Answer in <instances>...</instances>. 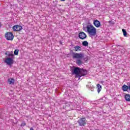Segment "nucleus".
Returning <instances> with one entry per match:
<instances>
[{"label": "nucleus", "mask_w": 130, "mask_h": 130, "mask_svg": "<svg viewBox=\"0 0 130 130\" xmlns=\"http://www.w3.org/2000/svg\"><path fill=\"white\" fill-rule=\"evenodd\" d=\"M83 30L86 32L90 37H93L96 35V28L91 23L84 25Z\"/></svg>", "instance_id": "obj_1"}, {"label": "nucleus", "mask_w": 130, "mask_h": 130, "mask_svg": "<svg viewBox=\"0 0 130 130\" xmlns=\"http://www.w3.org/2000/svg\"><path fill=\"white\" fill-rule=\"evenodd\" d=\"M72 57L73 58H77L76 63L78 66H81L83 64V61L81 59L84 58V53H72Z\"/></svg>", "instance_id": "obj_2"}, {"label": "nucleus", "mask_w": 130, "mask_h": 130, "mask_svg": "<svg viewBox=\"0 0 130 130\" xmlns=\"http://www.w3.org/2000/svg\"><path fill=\"white\" fill-rule=\"evenodd\" d=\"M81 73V69L79 68H76L73 70V74H75L76 75L75 77L76 78H79V79L81 78V75H80Z\"/></svg>", "instance_id": "obj_3"}, {"label": "nucleus", "mask_w": 130, "mask_h": 130, "mask_svg": "<svg viewBox=\"0 0 130 130\" xmlns=\"http://www.w3.org/2000/svg\"><path fill=\"white\" fill-rule=\"evenodd\" d=\"M77 122L80 126H85V125L87 123V120L86 118H81L78 120Z\"/></svg>", "instance_id": "obj_4"}, {"label": "nucleus", "mask_w": 130, "mask_h": 130, "mask_svg": "<svg viewBox=\"0 0 130 130\" xmlns=\"http://www.w3.org/2000/svg\"><path fill=\"white\" fill-rule=\"evenodd\" d=\"M5 38L7 40H13L14 39V35L13 32H8L5 34Z\"/></svg>", "instance_id": "obj_5"}, {"label": "nucleus", "mask_w": 130, "mask_h": 130, "mask_svg": "<svg viewBox=\"0 0 130 130\" xmlns=\"http://www.w3.org/2000/svg\"><path fill=\"white\" fill-rule=\"evenodd\" d=\"M14 57H7L5 58V63L8 64V66H11V64H13V59Z\"/></svg>", "instance_id": "obj_6"}, {"label": "nucleus", "mask_w": 130, "mask_h": 130, "mask_svg": "<svg viewBox=\"0 0 130 130\" xmlns=\"http://www.w3.org/2000/svg\"><path fill=\"white\" fill-rule=\"evenodd\" d=\"M78 37L80 39L84 40V39H86V38H87V35L83 31H81L79 33Z\"/></svg>", "instance_id": "obj_7"}, {"label": "nucleus", "mask_w": 130, "mask_h": 130, "mask_svg": "<svg viewBox=\"0 0 130 130\" xmlns=\"http://www.w3.org/2000/svg\"><path fill=\"white\" fill-rule=\"evenodd\" d=\"M12 29H13V31L18 32V31H21V30L23 29V27H22V26L21 25H17L13 26Z\"/></svg>", "instance_id": "obj_8"}, {"label": "nucleus", "mask_w": 130, "mask_h": 130, "mask_svg": "<svg viewBox=\"0 0 130 130\" xmlns=\"http://www.w3.org/2000/svg\"><path fill=\"white\" fill-rule=\"evenodd\" d=\"M93 23L94 26H95V27H96V28H99V27L101 26V23H100V21H99V20H93Z\"/></svg>", "instance_id": "obj_9"}, {"label": "nucleus", "mask_w": 130, "mask_h": 130, "mask_svg": "<svg viewBox=\"0 0 130 130\" xmlns=\"http://www.w3.org/2000/svg\"><path fill=\"white\" fill-rule=\"evenodd\" d=\"M5 55H7V56H8V57H14V53H13V52H10V51H6L5 52Z\"/></svg>", "instance_id": "obj_10"}, {"label": "nucleus", "mask_w": 130, "mask_h": 130, "mask_svg": "<svg viewBox=\"0 0 130 130\" xmlns=\"http://www.w3.org/2000/svg\"><path fill=\"white\" fill-rule=\"evenodd\" d=\"M87 70H84V69H81V71H80V76H81V77L82 76H86V75H87Z\"/></svg>", "instance_id": "obj_11"}, {"label": "nucleus", "mask_w": 130, "mask_h": 130, "mask_svg": "<svg viewBox=\"0 0 130 130\" xmlns=\"http://www.w3.org/2000/svg\"><path fill=\"white\" fill-rule=\"evenodd\" d=\"M74 48L75 51H82V46H74Z\"/></svg>", "instance_id": "obj_12"}, {"label": "nucleus", "mask_w": 130, "mask_h": 130, "mask_svg": "<svg viewBox=\"0 0 130 130\" xmlns=\"http://www.w3.org/2000/svg\"><path fill=\"white\" fill-rule=\"evenodd\" d=\"M128 89H129V86H127L126 85H124L122 86V89L124 92H126V91H127Z\"/></svg>", "instance_id": "obj_13"}, {"label": "nucleus", "mask_w": 130, "mask_h": 130, "mask_svg": "<svg viewBox=\"0 0 130 130\" xmlns=\"http://www.w3.org/2000/svg\"><path fill=\"white\" fill-rule=\"evenodd\" d=\"M8 83H9L10 85H14L15 80L13 78H9L8 79Z\"/></svg>", "instance_id": "obj_14"}, {"label": "nucleus", "mask_w": 130, "mask_h": 130, "mask_svg": "<svg viewBox=\"0 0 130 130\" xmlns=\"http://www.w3.org/2000/svg\"><path fill=\"white\" fill-rule=\"evenodd\" d=\"M96 86L98 88V92L100 93V91L102 90V86L99 84H97Z\"/></svg>", "instance_id": "obj_15"}, {"label": "nucleus", "mask_w": 130, "mask_h": 130, "mask_svg": "<svg viewBox=\"0 0 130 130\" xmlns=\"http://www.w3.org/2000/svg\"><path fill=\"white\" fill-rule=\"evenodd\" d=\"M125 99L126 101H128V102H130V95L129 94H126L125 95Z\"/></svg>", "instance_id": "obj_16"}, {"label": "nucleus", "mask_w": 130, "mask_h": 130, "mask_svg": "<svg viewBox=\"0 0 130 130\" xmlns=\"http://www.w3.org/2000/svg\"><path fill=\"white\" fill-rule=\"evenodd\" d=\"M82 45L83 46L87 47L89 45V43H88L86 41H84L82 42Z\"/></svg>", "instance_id": "obj_17"}, {"label": "nucleus", "mask_w": 130, "mask_h": 130, "mask_svg": "<svg viewBox=\"0 0 130 130\" xmlns=\"http://www.w3.org/2000/svg\"><path fill=\"white\" fill-rule=\"evenodd\" d=\"M122 31L123 33L124 36L125 37H126V35H127V32H126V31L125 30V29H122Z\"/></svg>", "instance_id": "obj_18"}, {"label": "nucleus", "mask_w": 130, "mask_h": 130, "mask_svg": "<svg viewBox=\"0 0 130 130\" xmlns=\"http://www.w3.org/2000/svg\"><path fill=\"white\" fill-rule=\"evenodd\" d=\"M14 55H18L19 54V50L18 49H16L14 51Z\"/></svg>", "instance_id": "obj_19"}, {"label": "nucleus", "mask_w": 130, "mask_h": 130, "mask_svg": "<svg viewBox=\"0 0 130 130\" xmlns=\"http://www.w3.org/2000/svg\"><path fill=\"white\" fill-rule=\"evenodd\" d=\"M25 125H26V123L25 122L21 123V126H25Z\"/></svg>", "instance_id": "obj_20"}, {"label": "nucleus", "mask_w": 130, "mask_h": 130, "mask_svg": "<svg viewBox=\"0 0 130 130\" xmlns=\"http://www.w3.org/2000/svg\"><path fill=\"white\" fill-rule=\"evenodd\" d=\"M30 130H34V129L33 128V127H31V128H30Z\"/></svg>", "instance_id": "obj_21"}, {"label": "nucleus", "mask_w": 130, "mask_h": 130, "mask_svg": "<svg viewBox=\"0 0 130 130\" xmlns=\"http://www.w3.org/2000/svg\"><path fill=\"white\" fill-rule=\"evenodd\" d=\"M2 27V23L0 22V28Z\"/></svg>", "instance_id": "obj_22"}, {"label": "nucleus", "mask_w": 130, "mask_h": 130, "mask_svg": "<svg viewBox=\"0 0 130 130\" xmlns=\"http://www.w3.org/2000/svg\"><path fill=\"white\" fill-rule=\"evenodd\" d=\"M109 23H110V24H111V23H112V21H109Z\"/></svg>", "instance_id": "obj_23"}, {"label": "nucleus", "mask_w": 130, "mask_h": 130, "mask_svg": "<svg viewBox=\"0 0 130 130\" xmlns=\"http://www.w3.org/2000/svg\"><path fill=\"white\" fill-rule=\"evenodd\" d=\"M60 1H61L62 2H64V1L66 0H60Z\"/></svg>", "instance_id": "obj_24"}, {"label": "nucleus", "mask_w": 130, "mask_h": 130, "mask_svg": "<svg viewBox=\"0 0 130 130\" xmlns=\"http://www.w3.org/2000/svg\"><path fill=\"white\" fill-rule=\"evenodd\" d=\"M112 24H114V23L113 22Z\"/></svg>", "instance_id": "obj_25"}]
</instances>
